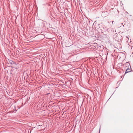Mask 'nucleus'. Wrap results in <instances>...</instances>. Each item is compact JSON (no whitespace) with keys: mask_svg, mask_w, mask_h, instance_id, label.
I'll return each instance as SVG.
<instances>
[{"mask_svg":"<svg viewBox=\"0 0 133 133\" xmlns=\"http://www.w3.org/2000/svg\"><path fill=\"white\" fill-rule=\"evenodd\" d=\"M6 92L10 96H12L13 94V92Z\"/></svg>","mask_w":133,"mask_h":133,"instance_id":"nucleus-1","label":"nucleus"},{"mask_svg":"<svg viewBox=\"0 0 133 133\" xmlns=\"http://www.w3.org/2000/svg\"><path fill=\"white\" fill-rule=\"evenodd\" d=\"M130 69H127L125 73H127L129 72H130Z\"/></svg>","mask_w":133,"mask_h":133,"instance_id":"nucleus-2","label":"nucleus"},{"mask_svg":"<svg viewBox=\"0 0 133 133\" xmlns=\"http://www.w3.org/2000/svg\"><path fill=\"white\" fill-rule=\"evenodd\" d=\"M42 126V125L40 126L39 125H38V128H40V127H41V126Z\"/></svg>","mask_w":133,"mask_h":133,"instance_id":"nucleus-3","label":"nucleus"},{"mask_svg":"<svg viewBox=\"0 0 133 133\" xmlns=\"http://www.w3.org/2000/svg\"><path fill=\"white\" fill-rule=\"evenodd\" d=\"M36 58H34V60H36Z\"/></svg>","mask_w":133,"mask_h":133,"instance_id":"nucleus-4","label":"nucleus"}]
</instances>
